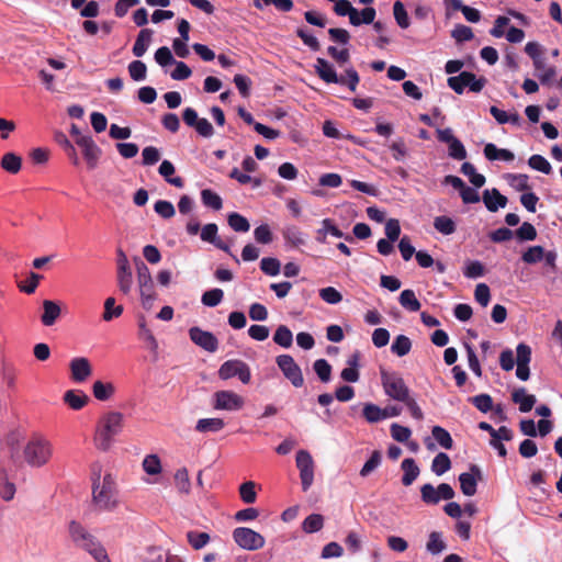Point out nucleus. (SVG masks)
Here are the masks:
<instances>
[{"instance_id": "f8f14e48", "label": "nucleus", "mask_w": 562, "mask_h": 562, "mask_svg": "<svg viewBox=\"0 0 562 562\" xmlns=\"http://www.w3.org/2000/svg\"><path fill=\"white\" fill-rule=\"evenodd\" d=\"M77 145L81 148L83 158L87 162L88 169L93 170L99 162L102 155L101 148L95 144L92 137H80Z\"/></svg>"}, {"instance_id": "f03ea898", "label": "nucleus", "mask_w": 562, "mask_h": 562, "mask_svg": "<svg viewBox=\"0 0 562 562\" xmlns=\"http://www.w3.org/2000/svg\"><path fill=\"white\" fill-rule=\"evenodd\" d=\"M92 481L93 505L100 512L113 510L119 504L114 477L111 474H105L102 482H100V473H93Z\"/></svg>"}, {"instance_id": "5fc2aeb1", "label": "nucleus", "mask_w": 562, "mask_h": 562, "mask_svg": "<svg viewBox=\"0 0 562 562\" xmlns=\"http://www.w3.org/2000/svg\"><path fill=\"white\" fill-rule=\"evenodd\" d=\"M224 297L222 289L215 288L202 294L201 301L205 306L214 307L218 305Z\"/></svg>"}, {"instance_id": "412c9836", "label": "nucleus", "mask_w": 562, "mask_h": 562, "mask_svg": "<svg viewBox=\"0 0 562 562\" xmlns=\"http://www.w3.org/2000/svg\"><path fill=\"white\" fill-rule=\"evenodd\" d=\"M512 401L519 405L521 413H528L535 406L537 398L532 394H527L524 387L517 389L512 393Z\"/></svg>"}, {"instance_id": "0e129e2a", "label": "nucleus", "mask_w": 562, "mask_h": 562, "mask_svg": "<svg viewBox=\"0 0 562 562\" xmlns=\"http://www.w3.org/2000/svg\"><path fill=\"white\" fill-rule=\"evenodd\" d=\"M469 401L482 413H487L493 408V398L488 394H479L470 397Z\"/></svg>"}, {"instance_id": "de8ad7c7", "label": "nucleus", "mask_w": 562, "mask_h": 562, "mask_svg": "<svg viewBox=\"0 0 562 562\" xmlns=\"http://www.w3.org/2000/svg\"><path fill=\"white\" fill-rule=\"evenodd\" d=\"M283 237L288 244L293 247H300L305 244L303 234L296 226H288L283 231Z\"/></svg>"}, {"instance_id": "864d4df0", "label": "nucleus", "mask_w": 562, "mask_h": 562, "mask_svg": "<svg viewBox=\"0 0 562 562\" xmlns=\"http://www.w3.org/2000/svg\"><path fill=\"white\" fill-rule=\"evenodd\" d=\"M528 165L530 168L540 171L544 175H549L552 171L550 162L541 155L535 154L529 157Z\"/></svg>"}, {"instance_id": "f704fd0d", "label": "nucleus", "mask_w": 562, "mask_h": 562, "mask_svg": "<svg viewBox=\"0 0 562 562\" xmlns=\"http://www.w3.org/2000/svg\"><path fill=\"white\" fill-rule=\"evenodd\" d=\"M451 469V460L445 452H439L431 462V471L440 476Z\"/></svg>"}, {"instance_id": "f3484780", "label": "nucleus", "mask_w": 562, "mask_h": 562, "mask_svg": "<svg viewBox=\"0 0 562 562\" xmlns=\"http://www.w3.org/2000/svg\"><path fill=\"white\" fill-rule=\"evenodd\" d=\"M71 379L81 383L92 374L90 361L85 357L74 358L69 363Z\"/></svg>"}, {"instance_id": "69168bd1", "label": "nucleus", "mask_w": 562, "mask_h": 562, "mask_svg": "<svg viewBox=\"0 0 562 562\" xmlns=\"http://www.w3.org/2000/svg\"><path fill=\"white\" fill-rule=\"evenodd\" d=\"M143 469L149 475H156L161 472L160 459L156 454H148L143 460Z\"/></svg>"}, {"instance_id": "4be33fe9", "label": "nucleus", "mask_w": 562, "mask_h": 562, "mask_svg": "<svg viewBox=\"0 0 562 562\" xmlns=\"http://www.w3.org/2000/svg\"><path fill=\"white\" fill-rule=\"evenodd\" d=\"M63 400L74 411H80L89 401L87 394L79 390H68L65 392Z\"/></svg>"}, {"instance_id": "338daca9", "label": "nucleus", "mask_w": 562, "mask_h": 562, "mask_svg": "<svg viewBox=\"0 0 562 562\" xmlns=\"http://www.w3.org/2000/svg\"><path fill=\"white\" fill-rule=\"evenodd\" d=\"M422 501L428 505L439 503V493L430 483H426L420 487Z\"/></svg>"}, {"instance_id": "cd10ccee", "label": "nucleus", "mask_w": 562, "mask_h": 562, "mask_svg": "<svg viewBox=\"0 0 562 562\" xmlns=\"http://www.w3.org/2000/svg\"><path fill=\"white\" fill-rule=\"evenodd\" d=\"M225 427L222 418H201L195 425V430L202 434L217 432Z\"/></svg>"}, {"instance_id": "09e8293b", "label": "nucleus", "mask_w": 562, "mask_h": 562, "mask_svg": "<svg viewBox=\"0 0 562 562\" xmlns=\"http://www.w3.org/2000/svg\"><path fill=\"white\" fill-rule=\"evenodd\" d=\"M432 437L435 440L445 449H452L453 440L449 431L441 426H434L431 429Z\"/></svg>"}, {"instance_id": "20e7f679", "label": "nucleus", "mask_w": 562, "mask_h": 562, "mask_svg": "<svg viewBox=\"0 0 562 562\" xmlns=\"http://www.w3.org/2000/svg\"><path fill=\"white\" fill-rule=\"evenodd\" d=\"M315 72L326 83H339L347 86L350 91L355 92L360 81V76L355 68H348L345 75L338 76L334 66L325 58L318 57L314 65Z\"/></svg>"}, {"instance_id": "0eeeda50", "label": "nucleus", "mask_w": 562, "mask_h": 562, "mask_svg": "<svg viewBox=\"0 0 562 562\" xmlns=\"http://www.w3.org/2000/svg\"><path fill=\"white\" fill-rule=\"evenodd\" d=\"M233 539L244 550L256 551L263 548L266 540L259 532L247 528L238 527L233 531Z\"/></svg>"}, {"instance_id": "72a5a7b5", "label": "nucleus", "mask_w": 562, "mask_h": 562, "mask_svg": "<svg viewBox=\"0 0 562 562\" xmlns=\"http://www.w3.org/2000/svg\"><path fill=\"white\" fill-rule=\"evenodd\" d=\"M115 392V387L112 383H104L102 381H95L92 385L93 396L99 401H108Z\"/></svg>"}, {"instance_id": "1a4fd4ad", "label": "nucleus", "mask_w": 562, "mask_h": 562, "mask_svg": "<svg viewBox=\"0 0 562 562\" xmlns=\"http://www.w3.org/2000/svg\"><path fill=\"white\" fill-rule=\"evenodd\" d=\"M218 376L222 380H228L237 376L244 384H248L251 379L249 366L238 359L225 361L218 369Z\"/></svg>"}, {"instance_id": "4c0bfd02", "label": "nucleus", "mask_w": 562, "mask_h": 562, "mask_svg": "<svg viewBox=\"0 0 562 562\" xmlns=\"http://www.w3.org/2000/svg\"><path fill=\"white\" fill-rule=\"evenodd\" d=\"M362 415L368 423H378L385 419V414L383 413V408L379 407L373 403H367L363 406Z\"/></svg>"}, {"instance_id": "6ab92c4d", "label": "nucleus", "mask_w": 562, "mask_h": 562, "mask_svg": "<svg viewBox=\"0 0 562 562\" xmlns=\"http://www.w3.org/2000/svg\"><path fill=\"white\" fill-rule=\"evenodd\" d=\"M483 202L490 212H497L498 209L507 205L508 199L503 195L496 188L483 191Z\"/></svg>"}, {"instance_id": "6e6d98bb", "label": "nucleus", "mask_w": 562, "mask_h": 562, "mask_svg": "<svg viewBox=\"0 0 562 562\" xmlns=\"http://www.w3.org/2000/svg\"><path fill=\"white\" fill-rule=\"evenodd\" d=\"M42 279L43 276L35 272H31L25 282L22 281L18 283V288L21 292L32 294L36 291L38 283Z\"/></svg>"}, {"instance_id": "6e6552de", "label": "nucleus", "mask_w": 562, "mask_h": 562, "mask_svg": "<svg viewBox=\"0 0 562 562\" xmlns=\"http://www.w3.org/2000/svg\"><path fill=\"white\" fill-rule=\"evenodd\" d=\"M136 270L142 302L143 305L146 307L151 305L156 297L154 290V281L148 267L143 261H138L136 263Z\"/></svg>"}, {"instance_id": "f257e3e1", "label": "nucleus", "mask_w": 562, "mask_h": 562, "mask_svg": "<svg viewBox=\"0 0 562 562\" xmlns=\"http://www.w3.org/2000/svg\"><path fill=\"white\" fill-rule=\"evenodd\" d=\"M68 535L76 548L89 553L97 562H111L102 543L79 521H69Z\"/></svg>"}, {"instance_id": "dca6fc26", "label": "nucleus", "mask_w": 562, "mask_h": 562, "mask_svg": "<svg viewBox=\"0 0 562 562\" xmlns=\"http://www.w3.org/2000/svg\"><path fill=\"white\" fill-rule=\"evenodd\" d=\"M216 409L238 411L244 406V398L233 391H218L215 393Z\"/></svg>"}, {"instance_id": "c9c22d12", "label": "nucleus", "mask_w": 562, "mask_h": 562, "mask_svg": "<svg viewBox=\"0 0 562 562\" xmlns=\"http://www.w3.org/2000/svg\"><path fill=\"white\" fill-rule=\"evenodd\" d=\"M461 172L469 178L470 182L475 188H481L485 184V177L482 173L476 172L475 167L471 162H463L461 166Z\"/></svg>"}, {"instance_id": "79ce46f5", "label": "nucleus", "mask_w": 562, "mask_h": 562, "mask_svg": "<svg viewBox=\"0 0 562 562\" xmlns=\"http://www.w3.org/2000/svg\"><path fill=\"white\" fill-rule=\"evenodd\" d=\"M202 203L215 211H220L223 207L222 198L211 189H204L201 191Z\"/></svg>"}, {"instance_id": "c85d7f7f", "label": "nucleus", "mask_w": 562, "mask_h": 562, "mask_svg": "<svg viewBox=\"0 0 562 562\" xmlns=\"http://www.w3.org/2000/svg\"><path fill=\"white\" fill-rule=\"evenodd\" d=\"M0 166L11 175H16L22 167V158L15 153H7L2 156Z\"/></svg>"}, {"instance_id": "3c124183", "label": "nucleus", "mask_w": 562, "mask_h": 562, "mask_svg": "<svg viewBox=\"0 0 562 562\" xmlns=\"http://www.w3.org/2000/svg\"><path fill=\"white\" fill-rule=\"evenodd\" d=\"M239 496L246 504H254L257 499L256 483L254 481L244 482L239 486Z\"/></svg>"}, {"instance_id": "7c9ffc66", "label": "nucleus", "mask_w": 562, "mask_h": 562, "mask_svg": "<svg viewBox=\"0 0 562 562\" xmlns=\"http://www.w3.org/2000/svg\"><path fill=\"white\" fill-rule=\"evenodd\" d=\"M187 540L192 549L201 550L210 542L211 537L207 532L190 530L187 532Z\"/></svg>"}, {"instance_id": "49530a36", "label": "nucleus", "mask_w": 562, "mask_h": 562, "mask_svg": "<svg viewBox=\"0 0 562 562\" xmlns=\"http://www.w3.org/2000/svg\"><path fill=\"white\" fill-rule=\"evenodd\" d=\"M544 257V248L542 246L536 245L530 246L526 251L521 255V260L527 265H535L541 261Z\"/></svg>"}, {"instance_id": "a211bd4d", "label": "nucleus", "mask_w": 562, "mask_h": 562, "mask_svg": "<svg viewBox=\"0 0 562 562\" xmlns=\"http://www.w3.org/2000/svg\"><path fill=\"white\" fill-rule=\"evenodd\" d=\"M217 231L218 227L215 223L206 224L201 229L200 237L203 241L213 244L218 249L228 252L236 262H239L238 258L231 252L228 245H226L220 238H217Z\"/></svg>"}, {"instance_id": "b1692460", "label": "nucleus", "mask_w": 562, "mask_h": 562, "mask_svg": "<svg viewBox=\"0 0 562 562\" xmlns=\"http://www.w3.org/2000/svg\"><path fill=\"white\" fill-rule=\"evenodd\" d=\"M158 172L169 184L176 188H183L184 181L181 177H171L176 172L171 161L164 160L158 168Z\"/></svg>"}, {"instance_id": "c03bdc74", "label": "nucleus", "mask_w": 562, "mask_h": 562, "mask_svg": "<svg viewBox=\"0 0 562 562\" xmlns=\"http://www.w3.org/2000/svg\"><path fill=\"white\" fill-rule=\"evenodd\" d=\"M227 222L231 228L235 232L246 233L250 228L248 220L236 212L228 214Z\"/></svg>"}, {"instance_id": "423d86ee", "label": "nucleus", "mask_w": 562, "mask_h": 562, "mask_svg": "<svg viewBox=\"0 0 562 562\" xmlns=\"http://www.w3.org/2000/svg\"><path fill=\"white\" fill-rule=\"evenodd\" d=\"M381 382L385 394L397 402H404L411 396L404 379L396 372L381 371Z\"/></svg>"}, {"instance_id": "ea45409f", "label": "nucleus", "mask_w": 562, "mask_h": 562, "mask_svg": "<svg viewBox=\"0 0 562 562\" xmlns=\"http://www.w3.org/2000/svg\"><path fill=\"white\" fill-rule=\"evenodd\" d=\"M254 5L259 10L267 5H274L281 12H289L294 7L292 0H254Z\"/></svg>"}, {"instance_id": "58836bf2", "label": "nucleus", "mask_w": 562, "mask_h": 562, "mask_svg": "<svg viewBox=\"0 0 562 562\" xmlns=\"http://www.w3.org/2000/svg\"><path fill=\"white\" fill-rule=\"evenodd\" d=\"M324 527V517L321 514H311L302 522V529L306 533H314Z\"/></svg>"}, {"instance_id": "4468645a", "label": "nucleus", "mask_w": 562, "mask_h": 562, "mask_svg": "<svg viewBox=\"0 0 562 562\" xmlns=\"http://www.w3.org/2000/svg\"><path fill=\"white\" fill-rule=\"evenodd\" d=\"M189 337L196 346L207 352H215L218 348L217 338L211 331L203 330L200 327H191Z\"/></svg>"}, {"instance_id": "5701e85b", "label": "nucleus", "mask_w": 562, "mask_h": 562, "mask_svg": "<svg viewBox=\"0 0 562 562\" xmlns=\"http://www.w3.org/2000/svg\"><path fill=\"white\" fill-rule=\"evenodd\" d=\"M484 156L487 160H504L512 161L515 159V155L509 149L497 148L495 144L488 143L484 146Z\"/></svg>"}, {"instance_id": "e2e57ef3", "label": "nucleus", "mask_w": 562, "mask_h": 562, "mask_svg": "<svg viewBox=\"0 0 562 562\" xmlns=\"http://www.w3.org/2000/svg\"><path fill=\"white\" fill-rule=\"evenodd\" d=\"M314 371L322 382H328L331 375V366L326 359H318L314 362Z\"/></svg>"}, {"instance_id": "4d7b16f0", "label": "nucleus", "mask_w": 562, "mask_h": 562, "mask_svg": "<svg viewBox=\"0 0 562 562\" xmlns=\"http://www.w3.org/2000/svg\"><path fill=\"white\" fill-rule=\"evenodd\" d=\"M393 14L397 25L401 29H407L409 26V19L404 4L401 1H395L393 4Z\"/></svg>"}, {"instance_id": "bf43d9fd", "label": "nucleus", "mask_w": 562, "mask_h": 562, "mask_svg": "<svg viewBox=\"0 0 562 562\" xmlns=\"http://www.w3.org/2000/svg\"><path fill=\"white\" fill-rule=\"evenodd\" d=\"M175 484L179 492L188 494L190 492L191 483L189 473L186 468L179 469L175 474Z\"/></svg>"}, {"instance_id": "bb28decb", "label": "nucleus", "mask_w": 562, "mask_h": 562, "mask_svg": "<svg viewBox=\"0 0 562 562\" xmlns=\"http://www.w3.org/2000/svg\"><path fill=\"white\" fill-rule=\"evenodd\" d=\"M473 79V72L462 71L458 76L449 77L448 86L458 94L463 93L464 88L469 87L470 80Z\"/></svg>"}, {"instance_id": "9b49d317", "label": "nucleus", "mask_w": 562, "mask_h": 562, "mask_svg": "<svg viewBox=\"0 0 562 562\" xmlns=\"http://www.w3.org/2000/svg\"><path fill=\"white\" fill-rule=\"evenodd\" d=\"M296 467L300 471L302 488L306 492L314 481V460L306 450H300L296 453Z\"/></svg>"}, {"instance_id": "8fccbe9b", "label": "nucleus", "mask_w": 562, "mask_h": 562, "mask_svg": "<svg viewBox=\"0 0 562 562\" xmlns=\"http://www.w3.org/2000/svg\"><path fill=\"white\" fill-rule=\"evenodd\" d=\"M123 313V306L122 305H115V299L114 297H108L104 302V312L102 315L103 321L110 322L113 318H117Z\"/></svg>"}, {"instance_id": "603ef678", "label": "nucleus", "mask_w": 562, "mask_h": 562, "mask_svg": "<svg viewBox=\"0 0 562 562\" xmlns=\"http://www.w3.org/2000/svg\"><path fill=\"white\" fill-rule=\"evenodd\" d=\"M426 549L431 554H438L446 549V543L442 540L441 533L438 531L430 532L428 537V541L426 543Z\"/></svg>"}, {"instance_id": "13d9d810", "label": "nucleus", "mask_w": 562, "mask_h": 562, "mask_svg": "<svg viewBox=\"0 0 562 562\" xmlns=\"http://www.w3.org/2000/svg\"><path fill=\"white\" fill-rule=\"evenodd\" d=\"M260 269L263 273L274 277L280 273L281 263L277 258L266 257L260 261Z\"/></svg>"}, {"instance_id": "aec40b11", "label": "nucleus", "mask_w": 562, "mask_h": 562, "mask_svg": "<svg viewBox=\"0 0 562 562\" xmlns=\"http://www.w3.org/2000/svg\"><path fill=\"white\" fill-rule=\"evenodd\" d=\"M61 310L57 302L50 300L43 301V314L41 322L44 326H53L60 317Z\"/></svg>"}, {"instance_id": "a19ab883", "label": "nucleus", "mask_w": 562, "mask_h": 562, "mask_svg": "<svg viewBox=\"0 0 562 562\" xmlns=\"http://www.w3.org/2000/svg\"><path fill=\"white\" fill-rule=\"evenodd\" d=\"M434 227L443 235H451L457 229L454 221L446 215L435 217Z\"/></svg>"}, {"instance_id": "39448f33", "label": "nucleus", "mask_w": 562, "mask_h": 562, "mask_svg": "<svg viewBox=\"0 0 562 562\" xmlns=\"http://www.w3.org/2000/svg\"><path fill=\"white\" fill-rule=\"evenodd\" d=\"M53 445L44 436L34 434L23 450L25 462L33 468H41L48 463L53 457Z\"/></svg>"}, {"instance_id": "a18cd8bd", "label": "nucleus", "mask_w": 562, "mask_h": 562, "mask_svg": "<svg viewBox=\"0 0 562 562\" xmlns=\"http://www.w3.org/2000/svg\"><path fill=\"white\" fill-rule=\"evenodd\" d=\"M15 494V485L8 480L4 470H0V496L2 499L9 502L13 499Z\"/></svg>"}, {"instance_id": "2f4dec72", "label": "nucleus", "mask_w": 562, "mask_h": 562, "mask_svg": "<svg viewBox=\"0 0 562 562\" xmlns=\"http://www.w3.org/2000/svg\"><path fill=\"white\" fill-rule=\"evenodd\" d=\"M526 54L532 59L536 70H541L543 65L542 48L537 42H528L525 46Z\"/></svg>"}, {"instance_id": "ddd939ff", "label": "nucleus", "mask_w": 562, "mask_h": 562, "mask_svg": "<svg viewBox=\"0 0 562 562\" xmlns=\"http://www.w3.org/2000/svg\"><path fill=\"white\" fill-rule=\"evenodd\" d=\"M483 480L481 469L476 464L470 465V472L459 475L460 488L465 496H473L476 493L477 482Z\"/></svg>"}, {"instance_id": "2eb2a0df", "label": "nucleus", "mask_w": 562, "mask_h": 562, "mask_svg": "<svg viewBox=\"0 0 562 562\" xmlns=\"http://www.w3.org/2000/svg\"><path fill=\"white\" fill-rule=\"evenodd\" d=\"M516 376L521 381H527L530 376L529 363L531 361V348L520 342L516 348Z\"/></svg>"}, {"instance_id": "774afa93", "label": "nucleus", "mask_w": 562, "mask_h": 562, "mask_svg": "<svg viewBox=\"0 0 562 562\" xmlns=\"http://www.w3.org/2000/svg\"><path fill=\"white\" fill-rule=\"evenodd\" d=\"M515 235L521 241H530L537 238V231L532 224L524 222L521 226L516 229Z\"/></svg>"}, {"instance_id": "052dcab7", "label": "nucleus", "mask_w": 562, "mask_h": 562, "mask_svg": "<svg viewBox=\"0 0 562 562\" xmlns=\"http://www.w3.org/2000/svg\"><path fill=\"white\" fill-rule=\"evenodd\" d=\"M133 284V276L131 269L127 270H117V285L120 291L123 294H128L131 292Z\"/></svg>"}, {"instance_id": "e433bc0d", "label": "nucleus", "mask_w": 562, "mask_h": 562, "mask_svg": "<svg viewBox=\"0 0 562 562\" xmlns=\"http://www.w3.org/2000/svg\"><path fill=\"white\" fill-rule=\"evenodd\" d=\"M412 349V340L405 335H398L395 337L391 351L397 357L406 356Z\"/></svg>"}, {"instance_id": "7ed1b4c3", "label": "nucleus", "mask_w": 562, "mask_h": 562, "mask_svg": "<svg viewBox=\"0 0 562 562\" xmlns=\"http://www.w3.org/2000/svg\"><path fill=\"white\" fill-rule=\"evenodd\" d=\"M124 416L119 412L106 413L100 420L94 436V445L102 451H108L113 438L123 429Z\"/></svg>"}, {"instance_id": "c756f323", "label": "nucleus", "mask_w": 562, "mask_h": 562, "mask_svg": "<svg viewBox=\"0 0 562 562\" xmlns=\"http://www.w3.org/2000/svg\"><path fill=\"white\" fill-rule=\"evenodd\" d=\"M400 304L409 312H417L420 310V302L417 300L415 292L411 289L402 291L398 297Z\"/></svg>"}, {"instance_id": "473e14b6", "label": "nucleus", "mask_w": 562, "mask_h": 562, "mask_svg": "<svg viewBox=\"0 0 562 562\" xmlns=\"http://www.w3.org/2000/svg\"><path fill=\"white\" fill-rule=\"evenodd\" d=\"M273 341L283 348H290L293 344V334L285 325H280L273 334Z\"/></svg>"}, {"instance_id": "a878e982", "label": "nucleus", "mask_w": 562, "mask_h": 562, "mask_svg": "<svg viewBox=\"0 0 562 562\" xmlns=\"http://www.w3.org/2000/svg\"><path fill=\"white\" fill-rule=\"evenodd\" d=\"M151 37L153 31L150 29L140 30L132 49L134 56L142 57L146 53L151 42Z\"/></svg>"}, {"instance_id": "9d476101", "label": "nucleus", "mask_w": 562, "mask_h": 562, "mask_svg": "<svg viewBox=\"0 0 562 562\" xmlns=\"http://www.w3.org/2000/svg\"><path fill=\"white\" fill-rule=\"evenodd\" d=\"M276 362L283 375L291 382L294 387H301L304 384V378L299 364L290 355H280L277 357Z\"/></svg>"}, {"instance_id": "393cba45", "label": "nucleus", "mask_w": 562, "mask_h": 562, "mask_svg": "<svg viewBox=\"0 0 562 562\" xmlns=\"http://www.w3.org/2000/svg\"><path fill=\"white\" fill-rule=\"evenodd\" d=\"M401 469L404 471V475L402 476V483L404 486L412 485L420 472L415 460L412 458L404 459L402 461Z\"/></svg>"}, {"instance_id": "37998d69", "label": "nucleus", "mask_w": 562, "mask_h": 562, "mask_svg": "<svg viewBox=\"0 0 562 562\" xmlns=\"http://www.w3.org/2000/svg\"><path fill=\"white\" fill-rule=\"evenodd\" d=\"M138 326H139V331H138L139 338L143 339L147 344L148 348L153 352H157L158 342H157L155 336L153 335L151 330L149 328H147L144 317H142L139 319Z\"/></svg>"}, {"instance_id": "680f3d73", "label": "nucleus", "mask_w": 562, "mask_h": 562, "mask_svg": "<svg viewBox=\"0 0 562 562\" xmlns=\"http://www.w3.org/2000/svg\"><path fill=\"white\" fill-rule=\"evenodd\" d=\"M128 74L135 81H142L146 78L147 67L142 60H133L128 64Z\"/></svg>"}]
</instances>
